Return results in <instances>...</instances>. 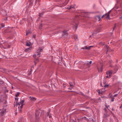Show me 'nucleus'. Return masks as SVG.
Segmentation results:
<instances>
[{
	"instance_id": "nucleus-1",
	"label": "nucleus",
	"mask_w": 122,
	"mask_h": 122,
	"mask_svg": "<svg viewBox=\"0 0 122 122\" xmlns=\"http://www.w3.org/2000/svg\"><path fill=\"white\" fill-rule=\"evenodd\" d=\"M15 100L17 101L16 104L15 105L16 106H17L18 105L20 106H20V107L21 108V109L23 107V106L24 105V104L23 103L25 102L24 99H20V102H19L18 103L17 102L18 101V97H15Z\"/></svg>"
},
{
	"instance_id": "nucleus-2",
	"label": "nucleus",
	"mask_w": 122,
	"mask_h": 122,
	"mask_svg": "<svg viewBox=\"0 0 122 122\" xmlns=\"http://www.w3.org/2000/svg\"><path fill=\"white\" fill-rule=\"evenodd\" d=\"M119 93L120 92L117 94H115L113 97L111 93H109L108 96V98L110 99V101L111 102H113L114 97H117Z\"/></svg>"
},
{
	"instance_id": "nucleus-3",
	"label": "nucleus",
	"mask_w": 122,
	"mask_h": 122,
	"mask_svg": "<svg viewBox=\"0 0 122 122\" xmlns=\"http://www.w3.org/2000/svg\"><path fill=\"white\" fill-rule=\"evenodd\" d=\"M101 30V27H99V28L97 29L96 30L94 33L92 34V35H90L89 37H92L94 38V36L95 35H96V33H98Z\"/></svg>"
},
{
	"instance_id": "nucleus-4",
	"label": "nucleus",
	"mask_w": 122,
	"mask_h": 122,
	"mask_svg": "<svg viewBox=\"0 0 122 122\" xmlns=\"http://www.w3.org/2000/svg\"><path fill=\"white\" fill-rule=\"evenodd\" d=\"M6 110V109L5 108H3L0 109V114L2 116L4 115L5 113Z\"/></svg>"
},
{
	"instance_id": "nucleus-5",
	"label": "nucleus",
	"mask_w": 122,
	"mask_h": 122,
	"mask_svg": "<svg viewBox=\"0 0 122 122\" xmlns=\"http://www.w3.org/2000/svg\"><path fill=\"white\" fill-rule=\"evenodd\" d=\"M107 14L105 15V18H107ZM105 15H104L101 18L100 16L99 15H97L95 17V18L96 19V20H98V21H100V20L101 18H102L103 16Z\"/></svg>"
},
{
	"instance_id": "nucleus-6",
	"label": "nucleus",
	"mask_w": 122,
	"mask_h": 122,
	"mask_svg": "<svg viewBox=\"0 0 122 122\" xmlns=\"http://www.w3.org/2000/svg\"><path fill=\"white\" fill-rule=\"evenodd\" d=\"M103 84H104V85L103 86H104V88L102 89V94H103L106 91L105 89V88L107 87V84H106V81H104Z\"/></svg>"
},
{
	"instance_id": "nucleus-7",
	"label": "nucleus",
	"mask_w": 122,
	"mask_h": 122,
	"mask_svg": "<svg viewBox=\"0 0 122 122\" xmlns=\"http://www.w3.org/2000/svg\"><path fill=\"white\" fill-rule=\"evenodd\" d=\"M40 112L38 110H36L35 114L36 119V120H38L39 119L40 117L39 116Z\"/></svg>"
},
{
	"instance_id": "nucleus-8",
	"label": "nucleus",
	"mask_w": 122,
	"mask_h": 122,
	"mask_svg": "<svg viewBox=\"0 0 122 122\" xmlns=\"http://www.w3.org/2000/svg\"><path fill=\"white\" fill-rule=\"evenodd\" d=\"M43 50L41 48V47H39L38 50H37V55H39L41 54V52Z\"/></svg>"
},
{
	"instance_id": "nucleus-9",
	"label": "nucleus",
	"mask_w": 122,
	"mask_h": 122,
	"mask_svg": "<svg viewBox=\"0 0 122 122\" xmlns=\"http://www.w3.org/2000/svg\"><path fill=\"white\" fill-rule=\"evenodd\" d=\"M112 74V70H110L107 72V78H109Z\"/></svg>"
},
{
	"instance_id": "nucleus-10",
	"label": "nucleus",
	"mask_w": 122,
	"mask_h": 122,
	"mask_svg": "<svg viewBox=\"0 0 122 122\" xmlns=\"http://www.w3.org/2000/svg\"><path fill=\"white\" fill-rule=\"evenodd\" d=\"M111 12V10H110L109 12H108V13H107V20L109 19L110 20V16L111 15V14L110 13V12Z\"/></svg>"
},
{
	"instance_id": "nucleus-11",
	"label": "nucleus",
	"mask_w": 122,
	"mask_h": 122,
	"mask_svg": "<svg viewBox=\"0 0 122 122\" xmlns=\"http://www.w3.org/2000/svg\"><path fill=\"white\" fill-rule=\"evenodd\" d=\"M85 47H82L81 48V49H83L84 50H85V49H86L87 50H89L90 49V48L89 47V46L88 47H87V46H85Z\"/></svg>"
},
{
	"instance_id": "nucleus-12",
	"label": "nucleus",
	"mask_w": 122,
	"mask_h": 122,
	"mask_svg": "<svg viewBox=\"0 0 122 122\" xmlns=\"http://www.w3.org/2000/svg\"><path fill=\"white\" fill-rule=\"evenodd\" d=\"M67 31H64L63 32L62 36H64V35H67Z\"/></svg>"
},
{
	"instance_id": "nucleus-13",
	"label": "nucleus",
	"mask_w": 122,
	"mask_h": 122,
	"mask_svg": "<svg viewBox=\"0 0 122 122\" xmlns=\"http://www.w3.org/2000/svg\"><path fill=\"white\" fill-rule=\"evenodd\" d=\"M113 63L112 61V60H110L108 62V63L110 64V67L112 66V64Z\"/></svg>"
},
{
	"instance_id": "nucleus-14",
	"label": "nucleus",
	"mask_w": 122,
	"mask_h": 122,
	"mask_svg": "<svg viewBox=\"0 0 122 122\" xmlns=\"http://www.w3.org/2000/svg\"><path fill=\"white\" fill-rule=\"evenodd\" d=\"M29 97L30 99L34 101L36 100V99L35 98L33 97Z\"/></svg>"
},
{
	"instance_id": "nucleus-15",
	"label": "nucleus",
	"mask_w": 122,
	"mask_h": 122,
	"mask_svg": "<svg viewBox=\"0 0 122 122\" xmlns=\"http://www.w3.org/2000/svg\"><path fill=\"white\" fill-rule=\"evenodd\" d=\"M98 69L99 72H101L102 70V66H101L100 69H99L98 68Z\"/></svg>"
},
{
	"instance_id": "nucleus-16",
	"label": "nucleus",
	"mask_w": 122,
	"mask_h": 122,
	"mask_svg": "<svg viewBox=\"0 0 122 122\" xmlns=\"http://www.w3.org/2000/svg\"><path fill=\"white\" fill-rule=\"evenodd\" d=\"M78 26V25L77 24H76V25H74L73 27V28L74 29L75 28L76 30Z\"/></svg>"
},
{
	"instance_id": "nucleus-17",
	"label": "nucleus",
	"mask_w": 122,
	"mask_h": 122,
	"mask_svg": "<svg viewBox=\"0 0 122 122\" xmlns=\"http://www.w3.org/2000/svg\"><path fill=\"white\" fill-rule=\"evenodd\" d=\"M72 37L73 38H78V36H77V35H73V36Z\"/></svg>"
},
{
	"instance_id": "nucleus-18",
	"label": "nucleus",
	"mask_w": 122,
	"mask_h": 122,
	"mask_svg": "<svg viewBox=\"0 0 122 122\" xmlns=\"http://www.w3.org/2000/svg\"><path fill=\"white\" fill-rule=\"evenodd\" d=\"M69 84L70 85V86L71 87V86L72 87V86H73V85L72 82H69Z\"/></svg>"
},
{
	"instance_id": "nucleus-19",
	"label": "nucleus",
	"mask_w": 122,
	"mask_h": 122,
	"mask_svg": "<svg viewBox=\"0 0 122 122\" xmlns=\"http://www.w3.org/2000/svg\"><path fill=\"white\" fill-rule=\"evenodd\" d=\"M20 94V93L19 92H17L16 94H15V97H18L19 96V94Z\"/></svg>"
},
{
	"instance_id": "nucleus-20",
	"label": "nucleus",
	"mask_w": 122,
	"mask_h": 122,
	"mask_svg": "<svg viewBox=\"0 0 122 122\" xmlns=\"http://www.w3.org/2000/svg\"><path fill=\"white\" fill-rule=\"evenodd\" d=\"M42 24H41L39 26V28H40V29H41L42 27Z\"/></svg>"
},
{
	"instance_id": "nucleus-21",
	"label": "nucleus",
	"mask_w": 122,
	"mask_h": 122,
	"mask_svg": "<svg viewBox=\"0 0 122 122\" xmlns=\"http://www.w3.org/2000/svg\"><path fill=\"white\" fill-rule=\"evenodd\" d=\"M43 13H39V16L40 17L43 14Z\"/></svg>"
},
{
	"instance_id": "nucleus-22",
	"label": "nucleus",
	"mask_w": 122,
	"mask_h": 122,
	"mask_svg": "<svg viewBox=\"0 0 122 122\" xmlns=\"http://www.w3.org/2000/svg\"><path fill=\"white\" fill-rule=\"evenodd\" d=\"M3 82L2 80H0V84H3Z\"/></svg>"
},
{
	"instance_id": "nucleus-23",
	"label": "nucleus",
	"mask_w": 122,
	"mask_h": 122,
	"mask_svg": "<svg viewBox=\"0 0 122 122\" xmlns=\"http://www.w3.org/2000/svg\"><path fill=\"white\" fill-rule=\"evenodd\" d=\"M71 6V8H75V5H72Z\"/></svg>"
},
{
	"instance_id": "nucleus-24",
	"label": "nucleus",
	"mask_w": 122,
	"mask_h": 122,
	"mask_svg": "<svg viewBox=\"0 0 122 122\" xmlns=\"http://www.w3.org/2000/svg\"><path fill=\"white\" fill-rule=\"evenodd\" d=\"M26 45L27 46H30V44H29L28 42H26Z\"/></svg>"
},
{
	"instance_id": "nucleus-25",
	"label": "nucleus",
	"mask_w": 122,
	"mask_h": 122,
	"mask_svg": "<svg viewBox=\"0 0 122 122\" xmlns=\"http://www.w3.org/2000/svg\"><path fill=\"white\" fill-rule=\"evenodd\" d=\"M86 64L87 66L89 65V62L88 61H87L86 62Z\"/></svg>"
},
{
	"instance_id": "nucleus-26",
	"label": "nucleus",
	"mask_w": 122,
	"mask_h": 122,
	"mask_svg": "<svg viewBox=\"0 0 122 122\" xmlns=\"http://www.w3.org/2000/svg\"><path fill=\"white\" fill-rule=\"evenodd\" d=\"M5 25L4 24H3V23L2 24H1V27L3 28V27H4Z\"/></svg>"
},
{
	"instance_id": "nucleus-27",
	"label": "nucleus",
	"mask_w": 122,
	"mask_h": 122,
	"mask_svg": "<svg viewBox=\"0 0 122 122\" xmlns=\"http://www.w3.org/2000/svg\"><path fill=\"white\" fill-rule=\"evenodd\" d=\"M83 97L86 98H89V97H88V96H87L86 95H84Z\"/></svg>"
},
{
	"instance_id": "nucleus-28",
	"label": "nucleus",
	"mask_w": 122,
	"mask_h": 122,
	"mask_svg": "<svg viewBox=\"0 0 122 122\" xmlns=\"http://www.w3.org/2000/svg\"><path fill=\"white\" fill-rule=\"evenodd\" d=\"M30 33V32L29 31H27L26 32V35H28V34H29Z\"/></svg>"
},
{
	"instance_id": "nucleus-29",
	"label": "nucleus",
	"mask_w": 122,
	"mask_h": 122,
	"mask_svg": "<svg viewBox=\"0 0 122 122\" xmlns=\"http://www.w3.org/2000/svg\"><path fill=\"white\" fill-rule=\"evenodd\" d=\"M80 94L83 96L84 95V94L82 92H80Z\"/></svg>"
},
{
	"instance_id": "nucleus-30",
	"label": "nucleus",
	"mask_w": 122,
	"mask_h": 122,
	"mask_svg": "<svg viewBox=\"0 0 122 122\" xmlns=\"http://www.w3.org/2000/svg\"><path fill=\"white\" fill-rule=\"evenodd\" d=\"M63 87L64 88H65L66 87V85L65 84H63Z\"/></svg>"
},
{
	"instance_id": "nucleus-31",
	"label": "nucleus",
	"mask_w": 122,
	"mask_h": 122,
	"mask_svg": "<svg viewBox=\"0 0 122 122\" xmlns=\"http://www.w3.org/2000/svg\"><path fill=\"white\" fill-rule=\"evenodd\" d=\"M67 8L69 9H70L71 8V6L67 7Z\"/></svg>"
},
{
	"instance_id": "nucleus-32",
	"label": "nucleus",
	"mask_w": 122,
	"mask_h": 122,
	"mask_svg": "<svg viewBox=\"0 0 122 122\" xmlns=\"http://www.w3.org/2000/svg\"><path fill=\"white\" fill-rule=\"evenodd\" d=\"M73 88V87H72L71 86H71H70V88H68V89L71 90Z\"/></svg>"
},
{
	"instance_id": "nucleus-33",
	"label": "nucleus",
	"mask_w": 122,
	"mask_h": 122,
	"mask_svg": "<svg viewBox=\"0 0 122 122\" xmlns=\"http://www.w3.org/2000/svg\"><path fill=\"white\" fill-rule=\"evenodd\" d=\"M98 92L99 95H100L101 94V92L100 91V90H98Z\"/></svg>"
},
{
	"instance_id": "nucleus-34",
	"label": "nucleus",
	"mask_w": 122,
	"mask_h": 122,
	"mask_svg": "<svg viewBox=\"0 0 122 122\" xmlns=\"http://www.w3.org/2000/svg\"><path fill=\"white\" fill-rule=\"evenodd\" d=\"M84 119H85V120L87 119L86 118V117H84L83 118Z\"/></svg>"
},
{
	"instance_id": "nucleus-35",
	"label": "nucleus",
	"mask_w": 122,
	"mask_h": 122,
	"mask_svg": "<svg viewBox=\"0 0 122 122\" xmlns=\"http://www.w3.org/2000/svg\"><path fill=\"white\" fill-rule=\"evenodd\" d=\"M114 28H113V30H112V32H110V33H111V35H112V34H113V31L114 30Z\"/></svg>"
},
{
	"instance_id": "nucleus-36",
	"label": "nucleus",
	"mask_w": 122,
	"mask_h": 122,
	"mask_svg": "<svg viewBox=\"0 0 122 122\" xmlns=\"http://www.w3.org/2000/svg\"><path fill=\"white\" fill-rule=\"evenodd\" d=\"M93 47V46H89V48H90H90H91V47Z\"/></svg>"
},
{
	"instance_id": "nucleus-37",
	"label": "nucleus",
	"mask_w": 122,
	"mask_h": 122,
	"mask_svg": "<svg viewBox=\"0 0 122 122\" xmlns=\"http://www.w3.org/2000/svg\"><path fill=\"white\" fill-rule=\"evenodd\" d=\"M100 44H102L103 45H104V43H103L102 42H100Z\"/></svg>"
},
{
	"instance_id": "nucleus-38",
	"label": "nucleus",
	"mask_w": 122,
	"mask_h": 122,
	"mask_svg": "<svg viewBox=\"0 0 122 122\" xmlns=\"http://www.w3.org/2000/svg\"><path fill=\"white\" fill-rule=\"evenodd\" d=\"M106 113H105L104 114V117H106Z\"/></svg>"
},
{
	"instance_id": "nucleus-39",
	"label": "nucleus",
	"mask_w": 122,
	"mask_h": 122,
	"mask_svg": "<svg viewBox=\"0 0 122 122\" xmlns=\"http://www.w3.org/2000/svg\"><path fill=\"white\" fill-rule=\"evenodd\" d=\"M92 63V61H90L89 62V64H91Z\"/></svg>"
},
{
	"instance_id": "nucleus-40",
	"label": "nucleus",
	"mask_w": 122,
	"mask_h": 122,
	"mask_svg": "<svg viewBox=\"0 0 122 122\" xmlns=\"http://www.w3.org/2000/svg\"><path fill=\"white\" fill-rule=\"evenodd\" d=\"M100 85L101 86H102V87H104V86H102V83H101ZM103 88H104V87Z\"/></svg>"
},
{
	"instance_id": "nucleus-41",
	"label": "nucleus",
	"mask_w": 122,
	"mask_h": 122,
	"mask_svg": "<svg viewBox=\"0 0 122 122\" xmlns=\"http://www.w3.org/2000/svg\"><path fill=\"white\" fill-rule=\"evenodd\" d=\"M36 54H34V55H33V57H36Z\"/></svg>"
},
{
	"instance_id": "nucleus-42",
	"label": "nucleus",
	"mask_w": 122,
	"mask_h": 122,
	"mask_svg": "<svg viewBox=\"0 0 122 122\" xmlns=\"http://www.w3.org/2000/svg\"><path fill=\"white\" fill-rule=\"evenodd\" d=\"M119 11H120L121 13H122V10H119Z\"/></svg>"
},
{
	"instance_id": "nucleus-43",
	"label": "nucleus",
	"mask_w": 122,
	"mask_h": 122,
	"mask_svg": "<svg viewBox=\"0 0 122 122\" xmlns=\"http://www.w3.org/2000/svg\"><path fill=\"white\" fill-rule=\"evenodd\" d=\"M36 61H38V58H37L36 59Z\"/></svg>"
},
{
	"instance_id": "nucleus-44",
	"label": "nucleus",
	"mask_w": 122,
	"mask_h": 122,
	"mask_svg": "<svg viewBox=\"0 0 122 122\" xmlns=\"http://www.w3.org/2000/svg\"><path fill=\"white\" fill-rule=\"evenodd\" d=\"M104 110H105V111H106V108H104Z\"/></svg>"
},
{
	"instance_id": "nucleus-45",
	"label": "nucleus",
	"mask_w": 122,
	"mask_h": 122,
	"mask_svg": "<svg viewBox=\"0 0 122 122\" xmlns=\"http://www.w3.org/2000/svg\"><path fill=\"white\" fill-rule=\"evenodd\" d=\"M120 18L121 19H122V16L121 17H120Z\"/></svg>"
},
{
	"instance_id": "nucleus-46",
	"label": "nucleus",
	"mask_w": 122,
	"mask_h": 122,
	"mask_svg": "<svg viewBox=\"0 0 122 122\" xmlns=\"http://www.w3.org/2000/svg\"><path fill=\"white\" fill-rule=\"evenodd\" d=\"M47 115H49V112H48L47 113Z\"/></svg>"
},
{
	"instance_id": "nucleus-47",
	"label": "nucleus",
	"mask_w": 122,
	"mask_h": 122,
	"mask_svg": "<svg viewBox=\"0 0 122 122\" xmlns=\"http://www.w3.org/2000/svg\"><path fill=\"white\" fill-rule=\"evenodd\" d=\"M6 69H4V71H6Z\"/></svg>"
},
{
	"instance_id": "nucleus-48",
	"label": "nucleus",
	"mask_w": 122,
	"mask_h": 122,
	"mask_svg": "<svg viewBox=\"0 0 122 122\" xmlns=\"http://www.w3.org/2000/svg\"><path fill=\"white\" fill-rule=\"evenodd\" d=\"M112 111L113 110H114V109L113 108H112Z\"/></svg>"
},
{
	"instance_id": "nucleus-49",
	"label": "nucleus",
	"mask_w": 122,
	"mask_h": 122,
	"mask_svg": "<svg viewBox=\"0 0 122 122\" xmlns=\"http://www.w3.org/2000/svg\"><path fill=\"white\" fill-rule=\"evenodd\" d=\"M122 105L120 107V108H121V107H122Z\"/></svg>"
},
{
	"instance_id": "nucleus-50",
	"label": "nucleus",
	"mask_w": 122,
	"mask_h": 122,
	"mask_svg": "<svg viewBox=\"0 0 122 122\" xmlns=\"http://www.w3.org/2000/svg\"><path fill=\"white\" fill-rule=\"evenodd\" d=\"M8 47H9V48H10V45H8Z\"/></svg>"
},
{
	"instance_id": "nucleus-51",
	"label": "nucleus",
	"mask_w": 122,
	"mask_h": 122,
	"mask_svg": "<svg viewBox=\"0 0 122 122\" xmlns=\"http://www.w3.org/2000/svg\"><path fill=\"white\" fill-rule=\"evenodd\" d=\"M107 87H108V86H109V85H107Z\"/></svg>"
},
{
	"instance_id": "nucleus-52",
	"label": "nucleus",
	"mask_w": 122,
	"mask_h": 122,
	"mask_svg": "<svg viewBox=\"0 0 122 122\" xmlns=\"http://www.w3.org/2000/svg\"><path fill=\"white\" fill-rule=\"evenodd\" d=\"M105 106L106 107H107V105H106V104Z\"/></svg>"
},
{
	"instance_id": "nucleus-53",
	"label": "nucleus",
	"mask_w": 122,
	"mask_h": 122,
	"mask_svg": "<svg viewBox=\"0 0 122 122\" xmlns=\"http://www.w3.org/2000/svg\"><path fill=\"white\" fill-rule=\"evenodd\" d=\"M51 117V116H49V117L50 118Z\"/></svg>"
},
{
	"instance_id": "nucleus-54",
	"label": "nucleus",
	"mask_w": 122,
	"mask_h": 122,
	"mask_svg": "<svg viewBox=\"0 0 122 122\" xmlns=\"http://www.w3.org/2000/svg\"><path fill=\"white\" fill-rule=\"evenodd\" d=\"M88 93H89V91H88Z\"/></svg>"
},
{
	"instance_id": "nucleus-55",
	"label": "nucleus",
	"mask_w": 122,
	"mask_h": 122,
	"mask_svg": "<svg viewBox=\"0 0 122 122\" xmlns=\"http://www.w3.org/2000/svg\"><path fill=\"white\" fill-rule=\"evenodd\" d=\"M107 49H108V47L107 46ZM107 51H108V50H107Z\"/></svg>"
},
{
	"instance_id": "nucleus-56",
	"label": "nucleus",
	"mask_w": 122,
	"mask_h": 122,
	"mask_svg": "<svg viewBox=\"0 0 122 122\" xmlns=\"http://www.w3.org/2000/svg\"><path fill=\"white\" fill-rule=\"evenodd\" d=\"M106 74H107V71L106 72Z\"/></svg>"
},
{
	"instance_id": "nucleus-57",
	"label": "nucleus",
	"mask_w": 122,
	"mask_h": 122,
	"mask_svg": "<svg viewBox=\"0 0 122 122\" xmlns=\"http://www.w3.org/2000/svg\"><path fill=\"white\" fill-rule=\"evenodd\" d=\"M104 85V84H102V86H103Z\"/></svg>"
},
{
	"instance_id": "nucleus-58",
	"label": "nucleus",
	"mask_w": 122,
	"mask_h": 122,
	"mask_svg": "<svg viewBox=\"0 0 122 122\" xmlns=\"http://www.w3.org/2000/svg\"><path fill=\"white\" fill-rule=\"evenodd\" d=\"M107 109H108V107H107Z\"/></svg>"
},
{
	"instance_id": "nucleus-59",
	"label": "nucleus",
	"mask_w": 122,
	"mask_h": 122,
	"mask_svg": "<svg viewBox=\"0 0 122 122\" xmlns=\"http://www.w3.org/2000/svg\"><path fill=\"white\" fill-rule=\"evenodd\" d=\"M13 88V87H12V88Z\"/></svg>"
}]
</instances>
